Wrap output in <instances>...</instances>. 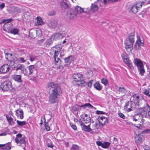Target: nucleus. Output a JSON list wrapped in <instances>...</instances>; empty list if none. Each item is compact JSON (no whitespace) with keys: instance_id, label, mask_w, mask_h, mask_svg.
<instances>
[{"instance_id":"23","label":"nucleus","mask_w":150,"mask_h":150,"mask_svg":"<svg viewBox=\"0 0 150 150\" xmlns=\"http://www.w3.org/2000/svg\"><path fill=\"white\" fill-rule=\"evenodd\" d=\"M16 115L17 117H20L21 119H22L23 118V112L21 109L17 110L16 111Z\"/></svg>"},{"instance_id":"28","label":"nucleus","mask_w":150,"mask_h":150,"mask_svg":"<svg viewBox=\"0 0 150 150\" xmlns=\"http://www.w3.org/2000/svg\"><path fill=\"white\" fill-rule=\"evenodd\" d=\"M27 68H28V70L29 71V75H31L33 71H34L35 69L34 66V65H30Z\"/></svg>"},{"instance_id":"63","label":"nucleus","mask_w":150,"mask_h":150,"mask_svg":"<svg viewBox=\"0 0 150 150\" xmlns=\"http://www.w3.org/2000/svg\"><path fill=\"white\" fill-rule=\"evenodd\" d=\"M5 6V4L4 3H3L0 5V9H3Z\"/></svg>"},{"instance_id":"6","label":"nucleus","mask_w":150,"mask_h":150,"mask_svg":"<svg viewBox=\"0 0 150 150\" xmlns=\"http://www.w3.org/2000/svg\"><path fill=\"white\" fill-rule=\"evenodd\" d=\"M81 107L83 108L84 109L87 107L91 108H94L90 103H86L82 105H79L77 104L75 105L70 107V109L71 111L72 112L73 114H75V112L81 110Z\"/></svg>"},{"instance_id":"22","label":"nucleus","mask_w":150,"mask_h":150,"mask_svg":"<svg viewBox=\"0 0 150 150\" xmlns=\"http://www.w3.org/2000/svg\"><path fill=\"white\" fill-rule=\"evenodd\" d=\"M133 63L137 66V68L143 65L142 61L140 59L138 58L134 59Z\"/></svg>"},{"instance_id":"24","label":"nucleus","mask_w":150,"mask_h":150,"mask_svg":"<svg viewBox=\"0 0 150 150\" xmlns=\"http://www.w3.org/2000/svg\"><path fill=\"white\" fill-rule=\"evenodd\" d=\"M137 69L139 74L142 76H144V73L145 72L144 65L137 68Z\"/></svg>"},{"instance_id":"9","label":"nucleus","mask_w":150,"mask_h":150,"mask_svg":"<svg viewBox=\"0 0 150 150\" xmlns=\"http://www.w3.org/2000/svg\"><path fill=\"white\" fill-rule=\"evenodd\" d=\"M135 103L131 101L126 103L124 106V110L127 112H128L135 110Z\"/></svg>"},{"instance_id":"16","label":"nucleus","mask_w":150,"mask_h":150,"mask_svg":"<svg viewBox=\"0 0 150 150\" xmlns=\"http://www.w3.org/2000/svg\"><path fill=\"white\" fill-rule=\"evenodd\" d=\"M100 119L98 120L99 124L102 126H103L107 124L108 121L107 118L104 117H99Z\"/></svg>"},{"instance_id":"59","label":"nucleus","mask_w":150,"mask_h":150,"mask_svg":"<svg viewBox=\"0 0 150 150\" xmlns=\"http://www.w3.org/2000/svg\"><path fill=\"white\" fill-rule=\"evenodd\" d=\"M150 132V129H146L143 130L142 132L143 133H148Z\"/></svg>"},{"instance_id":"1","label":"nucleus","mask_w":150,"mask_h":150,"mask_svg":"<svg viewBox=\"0 0 150 150\" xmlns=\"http://www.w3.org/2000/svg\"><path fill=\"white\" fill-rule=\"evenodd\" d=\"M47 87L50 90L49 96V101L51 103H54L58 102V96L61 92V88L58 85L54 82H49Z\"/></svg>"},{"instance_id":"42","label":"nucleus","mask_w":150,"mask_h":150,"mask_svg":"<svg viewBox=\"0 0 150 150\" xmlns=\"http://www.w3.org/2000/svg\"><path fill=\"white\" fill-rule=\"evenodd\" d=\"M101 81V83L105 86L107 85L108 83V80L105 78H103Z\"/></svg>"},{"instance_id":"56","label":"nucleus","mask_w":150,"mask_h":150,"mask_svg":"<svg viewBox=\"0 0 150 150\" xmlns=\"http://www.w3.org/2000/svg\"><path fill=\"white\" fill-rule=\"evenodd\" d=\"M12 54H11L10 53H8V54L7 55V57L6 56H5L6 58V59L8 60H9L8 59L11 57H12Z\"/></svg>"},{"instance_id":"10","label":"nucleus","mask_w":150,"mask_h":150,"mask_svg":"<svg viewBox=\"0 0 150 150\" xmlns=\"http://www.w3.org/2000/svg\"><path fill=\"white\" fill-rule=\"evenodd\" d=\"M0 88L4 91L11 90L13 89L12 83L9 81H4L1 85Z\"/></svg>"},{"instance_id":"33","label":"nucleus","mask_w":150,"mask_h":150,"mask_svg":"<svg viewBox=\"0 0 150 150\" xmlns=\"http://www.w3.org/2000/svg\"><path fill=\"white\" fill-rule=\"evenodd\" d=\"M139 119H140V116L138 113L135 114L132 118V120L135 122H137Z\"/></svg>"},{"instance_id":"54","label":"nucleus","mask_w":150,"mask_h":150,"mask_svg":"<svg viewBox=\"0 0 150 150\" xmlns=\"http://www.w3.org/2000/svg\"><path fill=\"white\" fill-rule=\"evenodd\" d=\"M19 61L22 63H24L26 61V60H25L23 57H19Z\"/></svg>"},{"instance_id":"4","label":"nucleus","mask_w":150,"mask_h":150,"mask_svg":"<svg viewBox=\"0 0 150 150\" xmlns=\"http://www.w3.org/2000/svg\"><path fill=\"white\" fill-rule=\"evenodd\" d=\"M138 113L140 116V119L141 120L140 121L141 124H137L136 125L134 124L135 127L139 129H142L143 127V124L145 121L144 118H147V112L145 110H144L143 108H140L139 109Z\"/></svg>"},{"instance_id":"17","label":"nucleus","mask_w":150,"mask_h":150,"mask_svg":"<svg viewBox=\"0 0 150 150\" xmlns=\"http://www.w3.org/2000/svg\"><path fill=\"white\" fill-rule=\"evenodd\" d=\"M57 21L54 19H52L49 21L48 26L52 28H55L57 26Z\"/></svg>"},{"instance_id":"61","label":"nucleus","mask_w":150,"mask_h":150,"mask_svg":"<svg viewBox=\"0 0 150 150\" xmlns=\"http://www.w3.org/2000/svg\"><path fill=\"white\" fill-rule=\"evenodd\" d=\"M47 146L49 147H50L52 148H53V145L52 144V143L51 142H50V143H47Z\"/></svg>"},{"instance_id":"30","label":"nucleus","mask_w":150,"mask_h":150,"mask_svg":"<svg viewBox=\"0 0 150 150\" xmlns=\"http://www.w3.org/2000/svg\"><path fill=\"white\" fill-rule=\"evenodd\" d=\"M98 7L97 5L95 4H92L91 8V10L93 11H96L98 10Z\"/></svg>"},{"instance_id":"64","label":"nucleus","mask_w":150,"mask_h":150,"mask_svg":"<svg viewBox=\"0 0 150 150\" xmlns=\"http://www.w3.org/2000/svg\"><path fill=\"white\" fill-rule=\"evenodd\" d=\"M4 52L6 56L8 54V50L6 49L4 50Z\"/></svg>"},{"instance_id":"25","label":"nucleus","mask_w":150,"mask_h":150,"mask_svg":"<svg viewBox=\"0 0 150 150\" xmlns=\"http://www.w3.org/2000/svg\"><path fill=\"white\" fill-rule=\"evenodd\" d=\"M52 38H53L54 39H59L63 38V35L60 33L55 34L54 35L52 36Z\"/></svg>"},{"instance_id":"27","label":"nucleus","mask_w":150,"mask_h":150,"mask_svg":"<svg viewBox=\"0 0 150 150\" xmlns=\"http://www.w3.org/2000/svg\"><path fill=\"white\" fill-rule=\"evenodd\" d=\"M94 86L96 89L98 91L101 90L103 88L102 86L99 82H96L95 83Z\"/></svg>"},{"instance_id":"11","label":"nucleus","mask_w":150,"mask_h":150,"mask_svg":"<svg viewBox=\"0 0 150 150\" xmlns=\"http://www.w3.org/2000/svg\"><path fill=\"white\" fill-rule=\"evenodd\" d=\"M81 123H82L83 124L85 123L87 124L89 123L91 121V118L88 116L86 114L81 115Z\"/></svg>"},{"instance_id":"8","label":"nucleus","mask_w":150,"mask_h":150,"mask_svg":"<svg viewBox=\"0 0 150 150\" xmlns=\"http://www.w3.org/2000/svg\"><path fill=\"white\" fill-rule=\"evenodd\" d=\"M12 19H3L2 22L5 23L4 25V27L7 28L8 30L11 31V33L16 35L18 33V30L16 28H14L13 30H12V25L11 24H8V23L11 22L12 21Z\"/></svg>"},{"instance_id":"51","label":"nucleus","mask_w":150,"mask_h":150,"mask_svg":"<svg viewBox=\"0 0 150 150\" xmlns=\"http://www.w3.org/2000/svg\"><path fill=\"white\" fill-rule=\"evenodd\" d=\"M103 3L105 4H107V3L110 2L111 3L114 2V1L113 0H103Z\"/></svg>"},{"instance_id":"34","label":"nucleus","mask_w":150,"mask_h":150,"mask_svg":"<svg viewBox=\"0 0 150 150\" xmlns=\"http://www.w3.org/2000/svg\"><path fill=\"white\" fill-rule=\"evenodd\" d=\"M60 6L62 8L64 9L67 8L68 7V4L64 1H62L61 2Z\"/></svg>"},{"instance_id":"60","label":"nucleus","mask_w":150,"mask_h":150,"mask_svg":"<svg viewBox=\"0 0 150 150\" xmlns=\"http://www.w3.org/2000/svg\"><path fill=\"white\" fill-rule=\"evenodd\" d=\"M55 12L54 11H53L52 12H49L48 13V15L49 16H53L55 14Z\"/></svg>"},{"instance_id":"38","label":"nucleus","mask_w":150,"mask_h":150,"mask_svg":"<svg viewBox=\"0 0 150 150\" xmlns=\"http://www.w3.org/2000/svg\"><path fill=\"white\" fill-rule=\"evenodd\" d=\"M124 61L125 63L130 68L132 69V68H133V67L132 66L131 64L129 62V60L128 59H126L124 60Z\"/></svg>"},{"instance_id":"58","label":"nucleus","mask_w":150,"mask_h":150,"mask_svg":"<svg viewBox=\"0 0 150 150\" xmlns=\"http://www.w3.org/2000/svg\"><path fill=\"white\" fill-rule=\"evenodd\" d=\"M71 127L74 130H76L77 129V127L74 124H72L70 125Z\"/></svg>"},{"instance_id":"41","label":"nucleus","mask_w":150,"mask_h":150,"mask_svg":"<svg viewBox=\"0 0 150 150\" xmlns=\"http://www.w3.org/2000/svg\"><path fill=\"white\" fill-rule=\"evenodd\" d=\"M79 147L78 145L73 144L71 149L73 150H79Z\"/></svg>"},{"instance_id":"52","label":"nucleus","mask_w":150,"mask_h":150,"mask_svg":"<svg viewBox=\"0 0 150 150\" xmlns=\"http://www.w3.org/2000/svg\"><path fill=\"white\" fill-rule=\"evenodd\" d=\"M30 54H27L25 55V56L23 57L24 59H25L26 61L29 59Z\"/></svg>"},{"instance_id":"45","label":"nucleus","mask_w":150,"mask_h":150,"mask_svg":"<svg viewBox=\"0 0 150 150\" xmlns=\"http://www.w3.org/2000/svg\"><path fill=\"white\" fill-rule=\"evenodd\" d=\"M139 42L141 44V45L143 46H144V40L143 38H141L140 37H139V40H138Z\"/></svg>"},{"instance_id":"18","label":"nucleus","mask_w":150,"mask_h":150,"mask_svg":"<svg viewBox=\"0 0 150 150\" xmlns=\"http://www.w3.org/2000/svg\"><path fill=\"white\" fill-rule=\"evenodd\" d=\"M96 144L98 146H101L102 147L104 148L108 147L110 145L109 142H106L102 143L100 141H96Z\"/></svg>"},{"instance_id":"21","label":"nucleus","mask_w":150,"mask_h":150,"mask_svg":"<svg viewBox=\"0 0 150 150\" xmlns=\"http://www.w3.org/2000/svg\"><path fill=\"white\" fill-rule=\"evenodd\" d=\"M80 125L82 126L81 128L83 130L87 132H90L92 130L90 128V124L88 126H86L81 122L80 124Z\"/></svg>"},{"instance_id":"35","label":"nucleus","mask_w":150,"mask_h":150,"mask_svg":"<svg viewBox=\"0 0 150 150\" xmlns=\"http://www.w3.org/2000/svg\"><path fill=\"white\" fill-rule=\"evenodd\" d=\"M18 126L20 127H22L23 125H26L27 124L26 121H20L18 120H17L16 121Z\"/></svg>"},{"instance_id":"55","label":"nucleus","mask_w":150,"mask_h":150,"mask_svg":"<svg viewBox=\"0 0 150 150\" xmlns=\"http://www.w3.org/2000/svg\"><path fill=\"white\" fill-rule=\"evenodd\" d=\"M96 113L97 114H104L105 113L103 111H100L99 110H96Z\"/></svg>"},{"instance_id":"32","label":"nucleus","mask_w":150,"mask_h":150,"mask_svg":"<svg viewBox=\"0 0 150 150\" xmlns=\"http://www.w3.org/2000/svg\"><path fill=\"white\" fill-rule=\"evenodd\" d=\"M42 118H43V120H44V121L45 122V128L46 129L47 131H49L50 130V127L48 125V123L47 122H45V118L44 115H43L42 117Z\"/></svg>"},{"instance_id":"57","label":"nucleus","mask_w":150,"mask_h":150,"mask_svg":"<svg viewBox=\"0 0 150 150\" xmlns=\"http://www.w3.org/2000/svg\"><path fill=\"white\" fill-rule=\"evenodd\" d=\"M22 136V134H18L16 135L17 138L15 139V141H18V140L17 139V138H21Z\"/></svg>"},{"instance_id":"49","label":"nucleus","mask_w":150,"mask_h":150,"mask_svg":"<svg viewBox=\"0 0 150 150\" xmlns=\"http://www.w3.org/2000/svg\"><path fill=\"white\" fill-rule=\"evenodd\" d=\"M137 45H138V46L139 47H140V44H139V41L138 40H137L136 41V42L135 43V45H134V47L135 48H137Z\"/></svg>"},{"instance_id":"62","label":"nucleus","mask_w":150,"mask_h":150,"mask_svg":"<svg viewBox=\"0 0 150 150\" xmlns=\"http://www.w3.org/2000/svg\"><path fill=\"white\" fill-rule=\"evenodd\" d=\"M144 150H150V148L148 146H144Z\"/></svg>"},{"instance_id":"14","label":"nucleus","mask_w":150,"mask_h":150,"mask_svg":"<svg viewBox=\"0 0 150 150\" xmlns=\"http://www.w3.org/2000/svg\"><path fill=\"white\" fill-rule=\"evenodd\" d=\"M21 12V9L18 7L13 6L10 8V12L11 13L18 14Z\"/></svg>"},{"instance_id":"36","label":"nucleus","mask_w":150,"mask_h":150,"mask_svg":"<svg viewBox=\"0 0 150 150\" xmlns=\"http://www.w3.org/2000/svg\"><path fill=\"white\" fill-rule=\"evenodd\" d=\"M16 143L18 145L24 147V149L25 150V141H16Z\"/></svg>"},{"instance_id":"53","label":"nucleus","mask_w":150,"mask_h":150,"mask_svg":"<svg viewBox=\"0 0 150 150\" xmlns=\"http://www.w3.org/2000/svg\"><path fill=\"white\" fill-rule=\"evenodd\" d=\"M121 56L122 58L123 59V60L128 58L127 56L124 54H121Z\"/></svg>"},{"instance_id":"26","label":"nucleus","mask_w":150,"mask_h":150,"mask_svg":"<svg viewBox=\"0 0 150 150\" xmlns=\"http://www.w3.org/2000/svg\"><path fill=\"white\" fill-rule=\"evenodd\" d=\"M58 61L57 62H56V65L57 66V67H56V68H57V69H59V71H63V72L64 71H65V70H63V69H64V67L61 64H59V65H58L57 64V63H58V62H59L60 63V64L61 63V62H59V60H58Z\"/></svg>"},{"instance_id":"7","label":"nucleus","mask_w":150,"mask_h":150,"mask_svg":"<svg viewBox=\"0 0 150 150\" xmlns=\"http://www.w3.org/2000/svg\"><path fill=\"white\" fill-rule=\"evenodd\" d=\"M73 77L75 81L80 82L79 83L76 84L79 86H83L85 85L86 84V82L84 81V77L83 74L79 73L74 74L73 75Z\"/></svg>"},{"instance_id":"47","label":"nucleus","mask_w":150,"mask_h":150,"mask_svg":"<svg viewBox=\"0 0 150 150\" xmlns=\"http://www.w3.org/2000/svg\"><path fill=\"white\" fill-rule=\"evenodd\" d=\"M93 81V80H91L89 81L88 83H86V84L84 86H86V85H87L88 87H89V88H91L92 87V82Z\"/></svg>"},{"instance_id":"37","label":"nucleus","mask_w":150,"mask_h":150,"mask_svg":"<svg viewBox=\"0 0 150 150\" xmlns=\"http://www.w3.org/2000/svg\"><path fill=\"white\" fill-rule=\"evenodd\" d=\"M64 60L66 63L70 64L71 63L72 60V57L69 56L67 57H66L64 59Z\"/></svg>"},{"instance_id":"13","label":"nucleus","mask_w":150,"mask_h":150,"mask_svg":"<svg viewBox=\"0 0 150 150\" xmlns=\"http://www.w3.org/2000/svg\"><path fill=\"white\" fill-rule=\"evenodd\" d=\"M10 68L8 64H4L0 67V74H5L8 71Z\"/></svg>"},{"instance_id":"5","label":"nucleus","mask_w":150,"mask_h":150,"mask_svg":"<svg viewBox=\"0 0 150 150\" xmlns=\"http://www.w3.org/2000/svg\"><path fill=\"white\" fill-rule=\"evenodd\" d=\"M85 12L83 8L81 7L76 6L75 7L74 11L72 10L68 12L67 15V16L71 19H72L76 17L77 14H81Z\"/></svg>"},{"instance_id":"48","label":"nucleus","mask_w":150,"mask_h":150,"mask_svg":"<svg viewBox=\"0 0 150 150\" xmlns=\"http://www.w3.org/2000/svg\"><path fill=\"white\" fill-rule=\"evenodd\" d=\"M6 145L3 148H5L6 150H10L11 149V147L10 146L8 145V144L6 143Z\"/></svg>"},{"instance_id":"31","label":"nucleus","mask_w":150,"mask_h":150,"mask_svg":"<svg viewBox=\"0 0 150 150\" xmlns=\"http://www.w3.org/2000/svg\"><path fill=\"white\" fill-rule=\"evenodd\" d=\"M6 117L10 125H14L15 122H13V119L11 117L7 115H6Z\"/></svg>"},{"instance_id":"20","label":"nucleus","mask_w":150,"mask_h":150,"mask_svg":"<svg viewBox=\"0 0 150 150\" xmlns=\"http://www.w3.org/2000/svg\"><path fill=\"white\" fill-rule=\"evenodd\" d=\"M139 7L137 6V4H135L131 6L130 7V11L131 12L136 14L138 12V8Z\"/></svg>"},{"instance_id":"40","label":"nucleus","mask_w":150,"mask_h":150,"mask_svg":"<svg viewBox=\"0 0 150 150\" xmlns=\"http://www.w3.org/2000/svg\"><path fill=\"white\" fill-rule=\"evenodd\" d=\"M37 23L39 25H41L43 23V21L42 19L40 17L37 18Z\"/></svg>"},{"instance_id":"50","label":"nucleus","mask_w":150,"mask_h":150,"mask_svg":"<svg viewBox=\"0 0 150 150\" xmlns=\"http://www.w3.org/2000/svg\"><path fill=\"white\" fill-rule=\"evenodd\" d=\"M118 115L120 117L123 119H125V115L122 113L120 112L118 114Z\"/></svg>"},{"instance_id":"44","label":"nucleus","mask_w":150,"mask_h":150,"mask_svg":"<svg viewBox=\"0 0 150 150\" xmlns=\"http://www.w3.org/2000/svg\"><path fill=\"white\" fill-rule=\"evenodd\" d=\"M143 93L149 97H150V94H149V89H144L143 91Z\"/></svg>"},{"instance_id":"39","label":"nucleus","mask_w":150,"mask_h":150,"mask_svg":"<svg viewBox=\"0 0 150 150\" xmlns=\"http://www.w3.org/2000/svg\"><path fill=\"white\" fill-rule=\"evenodd\" d=\"M142 108H143L144 110L147 111V112L150 110V107L147 103H145L144 105V106Z\"/></svg>"},{"instance_id":"2","label":"nucleus","mask_w":150,"mask_h":150,"mask_svg":"<svg viewBox=\"0 0 150 150\" xmlns=\"http://www.w3.org/2000/svg\"><path fill=\"white\" fill-rule=\"evenodd\" d=\"M134 42V34L131 33L128 36V38L125 41V48L128 52H131L133 49V43Z\"/></svg>"},{"instance_id":"19","label":"nucleus","mask_w":150,"mask_h":150,"mask_svg":"<svg viewBox=\"0 0 150 150\" xmlns=\"http://www.w3.org/2000/svg\"><path fill=\"white\" fill-rule=\"evenodd\" d=\"M12 78L14 81L18 83H21L23 82L22 76L21 75L14 74L12 76Z\"/></svg>"},{"instance_id":"3","label":"nucleus","mask_w":150,"mask_h":150,"mask_svg":"<svg viewBox=\"0 0 150 150\" xmlns=\"http://www.w3.org/2000/svg\"><path fill=\"white\" fill-rule=\"evenodd\" d=\"M62 48L61 45H57L52 47L51 49V52L54 54V57L55 59V61L56 62H57L58 61V60H59L60 62H61L59 58H57L58 55L59 54V53L60 52V56L61 57H62V56L64 55V54L62 53V51H64L62 49V50H61V49Z\"/></svg>"},{"instance_id":"12","label":"nucleus","mask_w":150,"mask_h":150,"mask_svg":"<svg viewBox=\"0 0 150 150\" xmlns=\"http://www.w3.org/2000/svg\"><path fill=\"white\" fill-rule=\"evenodd\" d=\"M19 70L21 71V73L23 74L24 76H29L28 70L25 68L24 65H22L18 67H17L16 69V71H18Z\"/></svg>"},{"instance_id":"46","label":"nucleus","mask_w":150,"mask_h":150,"mask_svg":"<svg viewBox=\"0 0 150 150\" xmlns=\"http://www.w3.org/2000/svg\"><path fill=\"white\" fill-rule=\"evenodd\" d=\"M29 59H30L31 62H33L36 59V57L35 56L30 55V54Z\"/></svg>"},{"instance_id":"43","label":"nucleus","mask_w":150,"mask_h":150,"mask_svg":"<svg viewBox=\"0 0 150 150\" xmlns=\"http://www.w3.org/2000/svg\"><path fill=\"white\" fill-rule=\"evenodd\" d=\"M53 38H52V36L51 38L48 39H47L46 41V44L47 45H50L52 44L53 43V41L52 40Z\"/></svg>"},{"instance_id":"29","label":"nucleus","mask_w":150,"mask_h":150,"mask_svg":"<svg viewBox=\"0 0 150 150\" xmlns=\"http://www.w3.org/2000/svg\"><path fill=\"white\" fill-rule=\"evenodd\" d=\"M117 91L123 94H125L127 92V90L124 87H119Z\"/></svg>"},{"instance_id":"15","label":"nucleus","mask_w":150,"mask_h":150,"mask_svg":"<svg viewBox=\"0 0 150 150\" xmlns=\"http://www.w3.org/2000/svg\"><path fill=\"white\" fill-rule=\"evenodd\" d=\"M134 100L135 101V103H136L137 105H139V103L140 101L142 100H143L144 98L141 96H139L137 94H134L133 96Z\"/></svg>"}]
</instances>
